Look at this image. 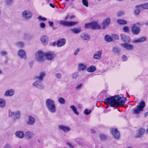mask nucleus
I'll use <instances>...</instances> for the list:
<instances>
[{"label": "nucleus", "instance_id": "obj_1", "mask_svg": "<svg viewBox=\"0 0 148 148\" xmlns=\"http://www.w3.org/2000/svg\"><path fill=\"white\" fill-rule=\"evenodd\" d=\"M104 102L111 107H114L116 105L120 107L124 104L125 101L123 100V98L119 97V96L117 95L108 97L104 100Z\"/></svg>", "mask_w": 148, "mask_h": 148}, {"label": "nucleus", "instance_id": "obj_2", "mask_svg": "<svg viewBox=\"0 0 148 148\" xmlns=\"http://www.w3.org/2000/svg\"><path fill=\"white\" fill-rule=\"evenodd\" d=\"M45 105L48 110L50 112L54 113L57 111L55 101L52 99H47L45 101Z\"/></svg>", "mask_w": 148, "mask_h": 148}, {"label": "nucleus", "instance_id": "obj_3", "mask_svg": "<svg viewBox=\"0 0 148 148\" xmlns=\"http://www.w3.org/2000/svg\"><path fill=\"white\" fill-rule=\"evenodd\" d=\"M145 103L142 101L139 102L138 105L133 110V113L134 114H138L140 112L143 111V108L145 107Z\"/></svg>", "mask_w": 148, "mask_h": 148}, {"label": "nucleus", "instance_id": "obj_4", "mask_svg": "<svg viewBox=\"0 0 148 148\" xmlns=\"http://www.w3.org/2000/svg\"><path fill=\"white\" fill-rule=\"evenodd\" d=\"M45 54L41 51H38L35 54L36 60L38 62H41L44 61Z\"/></svg>", "mask_w": 148, "mask_h": 148}, {"label": "nucleus", "instance_id": "obj_5", "mask_svg": "<svg viewBox=\"0 0 148 148\" xmlns=\"http://www.w3.org/2000/svg\"><path fill=\"white\" fill-rule=\"evenodd\" d=\"M36 122V119L34 116L29 115L27 116L26 121V124L28 125H33Z\"/></svg>", "mask_w": 148, "mask_h": 148}, {"label": "nucleus", "instance_id": "obj_6", "mask_svg": "<svg viewBox=\"0 0 148 148\" xmlns=\"http://www.w3.org/2000/svg\"><path fill=\"white\" fill-rule=\"evenodd\" d=\"M139 24L137 23L133 25L131 27V30L132 33L134 35H137L138 34L140 31V29L138 26Z\"/></svg>", "mask_w": 148, "mask_h": 148}, {"label": "nucleus", "instance_id": "obj_7", "mask_svg": "<svg viewBox=\"0 0 148 148\" xmlns=\"http://www.w3.org/2000/svg\"><path fill=\"white\" fill-rule=\"evenodd\" d=\"M32 12L28 10H26L23 11L22 14V16L23 18L26 20H29L32 17Z\"/></svg>", "mask_w": 148, "mask_h": 148}, {"label": "nucleus", "instance_id": "obj_8", "mask_svg": "<svg viewBox=\"0 0 148 148\" xmlns=\"http://www.w3.org/2000/svg\"><path fill=\"white\" fill-rule=\"evenodd\" d=\"M58 130L63 131L64 133H67L71 130V128L70 127L63 125H60L58 126Z\"/></svg>", "mask_w": 148, "mask_h": 148}, {"label": "nucleus", "instance_id": "obj_9", "mask_svg": "<svg viewBox=\"0 0 148 148\" xmlns=\"http://www.w3.org/2000/svg\"><path fill=\"white\" fill-rule=\"evenodd\" d=\"M78 23V21H67L61 20L60 23L64 26H74Z\"/></svg>", "mask_w": 148, "mask_h": 148}, {"label": "nucleus", "instance_id": "obj_10", "mask_svg": "<svg viewBox=\"0 0 148 148\" xmlns=\"http://www.w3.org/2000/svg\"><path fill=\"white\" fill-rule=\"evenodd\" d=\"M45 56L46 59L49 60H52L56 57V54L52 51H49L45 53Z\"/></svg>", "mask_w": 148, "mask_h": 148}, {"label": "nucleus", "instance_id": "obj_11", "mask_svg": "<svg viewBox=\"0 0 148 148\" xmlns=\"http://www.w3.org/2000/svg\"><path fill=\"white\" fill-rule=\"evenodd\" d=\"M128 42L122 43L120 44V45L123 48H125L126 50L131 51L134 49L133 45L128 43Z\"/></svg>", "mask_w": 148, "mask_h": 148}, {"label": "nucleus", "instance_id": "obj_12", "mask_svg": "<svg viewBox=\"0 0 148 148\" xmlns=\"http://www.w3.org/2000/svg\"><path fill=\"white\" fill-rule=\"evenodd\" d=\"M110 132L115 139H118L119 138L120 133L116 128H111L110 130Z\"/></svg>", "mask_w": 148, "mask_h": 148}, {"label": "nucleus", "instance_id": "obj_13", "mask_svg": "<svg viewBox=\"0 0 148 148\" xmlns=\"http://www.w3.org/2000/svg\"><path fill=\"white\" fill-rule=\"evenodd\" d=\"M32 85L33 86L35 87L40 90H42L44 88L43 84L40 80H37L35 81L32 84Z\"/></svg>", "mask_w": 148, "mask_h": 148}, {"label": "nucleus", "instance_id": "obj_14", "mask_svg": "<svg viewBox=\"0 0 148 148\" xmlns=\"http://www.w3.org/2000/svg\"><path fill=\"white\" fill-rule=\"evenodd\" d=\"M110 23V18L109 17L106 18L103 21L101 24L102 28L105 29L106 27H108Z\"/></svg>", "mask_w": 148, "mask_h": 148}, {"label": "nucleus", "instance_id": "obj_15", "mask_svg": "<svg viewBox=\"0 0 148 148\" xmlns=\"http://www.w3.org/2000/svg\"><path fill=\"white\" fill-rule=\"evenodd\" d=\"M20 112L18 111L14 112L10 110L9 111V116L10 117H13L14 119H18L20 117Z\"/></svg>", "mask_w": 148, "mask_h": 148}, {"label": "nucleus", "instance_id": "obj_16", "mask_svg": "<svg viewBox=\"0 0 148 148\" xmlns=\"http://www.w3.org/2000/svg\"><path fill=\"white\" fill-rule=\"evenodd\" d=\"M18 56L21 59L25 60L26 58V54L25 51L23 49H20L17 53Z\"/></svg>", "mask_w": 148, "mask_h": 148}, {"label": "nucleus", "instance_id": "obj_17", "mask_svg": "<svg viewBox=\"0 0 148 148\" xmlns=\"http://www.w3.org/2000/svg\"><path fill=\"white\" fill-rule=\"evenodd\" d=\"M15 92V90L13 89L7 90L5 92L4 96L5 97H10L13 96Z\"/></svg>", "mask_w": 148, "mask_h": 148}, {"label": "nucleus", "instance_id": "obj_18", "mask_svg": "<svg viewBox=\"0 0 148 148\" xmlns=\"http://www.w3.org/2000/svg\"><path fill=\"white\" fill-rule=\"evenodd\" d=\"M121 37L122 40L125 43H130L131 42V39L130 38L127 36L123 34H122L121 35Z\"/></svg>", "mask_w": 148, "mask_h": 148}, {"label": "nucleus", "instance_id": "obj_19", "mask_svg": "<svg viewBox=\"0 0 148 148\" xmlns=\"http://www.w3.org/2000/svg\"><path fill=\"white\" fill-rule=\"evenodd\" d=\"M102 53V51L101 50L97 51L94 54L93 56V58L97 60L100 59L101 57Z\"/></svg>", "mask_w": 148, "mask_h": 148}, {"label": "nucleus", "instance_id": "obj_20", "mask_svg": "<svg viewBox=\"0 0 148 148\" xmlns=\"http://www.w3.org/2000/svg\"><path fill=\"white\" fill-rule=\"evenodd\" d=\"M25 137L26 139L27 140H29L32 138L34 136V133L32 132L27 131L25 134Z\"/></svg>", "mask_w": 148, "mask_h": 148}, {"label": "nucleus", "instance_id": "obj_21", "mask_svg": "<svg viewBox=\"0 0 148 148\" xmlns=\"http://www.w3.org/2000/svg\"><path fill=\"white\" fill-rule=\"evenodd\" d=\"M16 137L20 139H22L25 137V134L23 131H18L16 132L15 134Z\"/></svg>", "mask_w": 148, "mask_h": 148}, {"label": "nucleus", "instance_id": "obj_22", "mask_svg": "<svg viewBox=\"0 0 148 148\" xmlns=\"http://www.w3.org/2000/svg\"><path fill=\"white\" fill-rule=\"evenodd\" d=\"M91 23V29H94L96 28L100 29L101 27L96 21H93Z\"/></svg>", "mask_w": 148, "mask_h": 148}, {"label": "nucleus", "instance_id": "obj_23", "mask_svg": "<svg viewBox=\"0 0 148 148\" xmlns=\"http://www.w3.org/2000/svg\"><path fill=\"white\" fill-rule=\"evenodd\" d=\"M66 42L65 39L62 38L57 40V47H60L64 46Z\"/></svg>", "mask_w": 148, "mask_h": 148}, {"label": "nucleus", "instance_id": "obj_24", "mask_svg": "<svg viewBox=\"0 0 148 148\" xmlns=\"http://www.w3.org/2000/svg\"><path fill=\"white\" fill-rule=\"evenodd\" d=\"M46 75V73L43 72H40L38 76H36L34 77L35 79H38L40 81H42Z\"/></svg>", "mask_w": 148, "mask_h": 148}, {"label": "nucleus", "instance_id": "obj_25", "mask_svg": "<svg viewBox=\"0 0 148 148\" xmlns=\"http://www.w3.org/2000/svg\"><path fill=\"white\" fill-rule=\"evenodd\" d=\"M86 66L82 63H80L78 64V71H84L86 69Z\"/></svg>", "mask_w": 148, "mask_h": 148}, {"label": "nucleus", "instance_id": "obj_26", "mask_svg": "<svg viewBox=\"0 0 148 148\" xmlns=\"http://www.w3.org/2000/svg\"><path fill=\"white\" fill-rule=\"evenodd\" d=\"M40 40L43 44L45 45L48 42V38L47 36H43L41 37Z\"/></svg>", "mask_w": 148, "mask_h": 148}, {"label": "nucleus", "instance_id": "obj_27", "mask_svg": "<svg viewBox=\"0 0 148 148\" xmlns=\"http://www.w3.org/2000/svg\"><path fill=\"white\" fill-rule=\"evenodd\" d=\"M80 37L83 40H88L90 39L89 36L88 34L82 33L81 34Z\"/></svg>", "mask_w": 148, "mask_h": 148}, {"label": "nucleus", "instance_id": "obj_28", "mask_svg": "<svg viewBox=\"0 0 148 148\" xmlns=\"http://www.w3.org/2000/svg\"><path fill=\"white\" fill-rule=\"evenodd\" d=\"M70 30L73 33L75 34L79 33L81 31L80 27H79L78 29L75 28L73 29H71Z\"/></svg>", "mask_w": 148, "mask_h": 148}, {"label": "nucleus", "instance_id": "obj_29", "mask_svg": "<svg viewBox=\"0 0 148 148\" xmlns=\"http://www.w3.org/2000/svg\"><path fill=\"white\" fill-rule=\"evenodd\" d=\"M146 40V38L145 37H142L140 38L134 40L133 42L134 43H137L138 42H142L145 41Z\"/></svg>", "mask_w": 148, "mask_h": 148}, {"label": "nucleus", "instance_id": "obj_30", "mask_svg": "<svg viewBox=\"0 0 148 148\" xmlns=\"http://www.w3.org/2000/svg\"><path fill=\"white\" fill-rule=\"evenodd\" d=\"M96 70L95 67L94 66H91L88 67L87 71L88 72L92 73L93 72Z\"/></svg>", "mask_w": 148, "mask_h": 148}, {"label": "nucleus", "instance_id": "obj_31", "mask_svg": "<svg viewBox=\"0 0 148 148\" xmlns=\"http://www.w3.org/2000/svg\"><path fill=\"white\" fill-rule=\"evenodd\" d=\"M5 105V101L4 99L3 98L0 99V107L3 108Z\"/></svg>", "mask_w": 148, "mask_h": 148}, {"label": "nucleus", "instance_id": "obj_32", "mask_svg": "<svg viewBox=\"0 0 148 148\" xmlns=\"http://www.w3.org/2000/svg\"><path fill=\"white\" fill-rule=\"evenodd\" d=\"M145 132V130L142 128H140L138 130L137 137H139L142 135Z\"/></svg>", "mask_w": 148, "mask_h": 148}, {"label": "nucleus", "instance_id": "obj_33", "mask_svg": "<svg viewBox=\"0 0 148 148\" xmlns=\"http://www.w3.org/2000/svg\"><path fill=\"white\" fill-rule=\"evenodd\" d=\"M70 108L71 109L73 112L75 114L77 115L79 114V113L77 111L76 108L74 106H70Z\"/></svg>", "mask_w": 148, "mask_h": 148}, {"label": "nucleus", "instance_id": "obj_34", "mask_svg": "<svg viewBox=\"0 0 148 148\" xmlns=\"http://www.w3.org/2000/svg\"><path fill=\"white\" fill-rule=\"evenodd\" d=\"M135 8L136 9L134 10V12L135 14L137 15L140 12V9L141 8L140 5L136 6Z\"/></svg>", "mask_w": 148, "mask_h": 148}, {"label": "nucleus", "instance_id": "obj_35", "mask_svg": "<svg viewBox=\"0 0 148 148\" xmlns=\"http://www.w3.org/2000/svg\"><path fill=\"white\" fill-rule=\"evenodd\" d=\"M105 40L108 42H110L112 41V38L109 36L106 35L105 36Z\"/></svg>", "mask_w": 148, "mask_h": 148}, {"label": "nucleus", "instance_id": "obj_36", "mask_svg": "<svg viewBox=\"0 0 148 148\" xmlns=\"http://www.w3.org/2000/svg\"><path fill=\"white\" fill-rule=\"evenodd\" d=\"M140 6L141 8L144 9H148V3H145L144 4H142L140 5Z\"/></svg>", "mask_w": 148, "mask_h": 148}, {"label": "nucleus", "instance_id": "obj_37", "mask_svg": "<svg viewBox=\"0 0 148 148\" xmlns=\"http://www.w3.org/2000/svg\"><path fill=\"white\" fill-rule=\"evenodd\" d=\"M117 22L120 25H125L127 23V22L126 21L122 20H118Z\"/></svg>", "mask_w": 148, "mask_h": 148}, {"label": "nucleus", "instance_id": "obj_38", "mask_svg": "<svg viewBox=\"0 0 148 148\" xmlns=\"http://www.w3.org/2000/svg\"><path fill=\"white\" fill-rule=\"evenodd\" d=\"M58 101L60 103L62 104H64L65 103V99L62 97H60L59 98Z\"/></svg>", "mask_w": 148, "mask_h": 148}, {"label": "nucleus", "instance_id": "obj_39", "mask_svg": "<svg viewBox=\"0 0 148 148\" xmlns=\"http://www.w3.org/2000/svg\"><path fill=\"white\" fill-rule=\"evenodd\" d=\"M99 138L100 139L102 140H105L107 138V136L103 134H100Z\"/></svg>", "mask_w": 148, "mask_h": 148}, {"label": "nucleus", "instance_id": "obj_40", "mask_svg": "<svg viewBox=\"0 0 148 148\" xmlns=\"http://www.w3.org/2000/svg\"><path fill=\"white\" fill-rule=\"evenodd\" d=\"M83 84L82 83H80L77 85L75 88L76 90H80L81 89L83 86Z\"/></svg>", "mask_w": 148, "mask_h": 148}, {"label": "nucleus", "instance_id": "obj_41", "mask_svg": "<svg viewBox=\"0 0 148 148\" xmlns=\"http://www.w3.org/2000/svg\"><path fill=\"white\" fill-rule=\"evenodd\" d=\"M79 76L78 73V72H75L72 75V76L73 79H76Z\"/></svg>", "mask_w": 148, "mask_h": 148}, {"label": "nucleus", "instance_id": "obj_42", "mask_svg": "<svg viewBox=\"0 0 148 148\" xmlns=\"http://www.w3.org/2000/svg\"><path fill=\"white\" fill-rule=\"evenodd\" d=\"M88 0H82V1L83 4L86 7L88 6Z\"/></svg>", "mask_w": 148, "mask_h": 148}, {"label": "nucleus", "instance_id": "obj_43", "mask_svg": "<svg viewBox=\"0 0 148 148\" xmlns=\"http://www.w3.org/2000/svg\"><path fill=\"white\" fill-rule=\"evenodd\" d=\"M16 45L18 47H22L24 46V44L22 42H18L16 43Z\"/></svg>", "mask_w": 148, "mask_h": 148}, {"label": "nucleus", "instance_id": "obj_44", "mask_svg": "<svg viewBox=\"0 0 148 148\" xmlns=\"http://www.w3.org/2000/svg\"><path fill=\"white\" fill-rule=\"evenodd\" d=\"M123 30L125 32L129 33L130 32L129 28L128 26H124L123 28Z\"/></svg>", "mask_w": 148, "mask_h": 148}, {"label": "nucleus", "instance_id": "obj_45", "mask_svg": "<svg viewBox=\"0 0 148 148\" xmlns=\"http://www.w3.org/2000/svg\"><path fill=\"white\" fill-rule=\"evenodd\" d=\"M91 111L90 110L86 109L84 111V113L86 115H88L91 113Z\"/></svg>", "mask_w": 148, "mask_h": 148}, {"label": "nucleus", "instance_id": "obj_46", "mask_svg": "<svg viewBox=\"0 0 148 148\" xmlns=\"http://www.w3.org/2000/svg\"><path fill=\"white\" fill-rule=\"evenodd\" d=\"M85 28L86 29L91 28V23L86 24L84 26Z\"/></svg>", "mask_w": 148, "mask_h": 148}, {"label": "nucleus", "instance_id": "obj_47", "mask_svg": "<svg viewBox=\"0 0 148 148\" xmlns=\"http://www.w3.org/2000/svg\"><path fill=\"white\" fill-rule=\"evenodd\" d=\"M55 76L57 78L60 79L62 76V74L60 73H57L55 74Z\"/></svg>", "mask_w": 148, "mask_h": 148}, {"label": "nucleus", "instance_id": "obj_48", "mask_svg": "<svg viewBox=\"0 0 148 148\" xmlns=\"http://www.w3.org/2000/svg\"><path fill=\"white\" fill-rule=\"evenodd\" d=\"M112 38L115 40H118L119 39V36L116 34H114L112 35Z\"/></svg>", "mask_w": 148, "mask_h": 148}, {"label": "nucleus", "instance_id": "obj_49", "mask_svg": "<svg viewBox=\"0 0 148 148\" xmlns=\"http://www.w3.org/2000/svg\"><path fill=\"white\" fill-rule=\"evenodd\" d=\"M112 51L114 53H118L119 51V49L118 48L116 47L113 48Z\"/></svg>", "mask_w": 148, "mask_h": 148}, {"label": "nucleus", "instance_id": "obj_50", "mask_svg": "<svg viewBox=\"0 0 148 148\" xmlns=\"http://www.w3.org/2000/svg\"><path fill=\"white\" fill-rule=\"evenodd\" d=\"M121 58L122 59L123 61H125L127 60V58L125 55H123Z\"/></svg>", "mask_w": 148, "mask_h": 148}, {"label": "nucleus", "instance_id": "obj_51", "mask_svg": "<svg viewBox=\"0 0 148 148\" xmlns=\"http://www.w3.org/2000/svg\"><path fill=\"white\" fill-rule=\"evenodd\" d=\"M0 53L2 56H4L6 55L7 52L5 51H2L0 52Z\"/></svg>", "mask_w": 148, "mask_h": 148}, {"label": "nucleus", "instance_id": "obj_52", "mask_svg": "<svg viewBox=\"0 0 148 148\" xmlns=\"http://www.w3.org/2000/svg\"><path fill=\"white\" fill-rule=\"evenodd\" d=\"M38 18L40 20L42 21H46L47 19L45 17H43L41 16H39L38 17Z\"/></svg>", "mask_w": 148, "mask_h": 148}, {"label": "nucleus", "instance_id": "obj_53", "mask_svg": "<svg viewBox=\"0 0 148 148\" xmlns=\"http://www.w3.org/2000/svg\"><path fill=\"white\" fill-rule=\"evenodd\" d=\"M124 14V13L123 12H119L117 13V15L118 17Z\"/></svg>", "mask_w": 148, "mask_h": 148}, {"label": "nucleus", "instance_id": "obj_54", "mask_svg": "<svg viewBox=\"0 0 148 148\" xmlns=\"http://www.w3.org/2000/svg\"><path fill=\"white\" fill-rule=\"evenodd\" d=\"M13 0H7L6 1V4L7 5H10L12 3Z\"/></svg>", "mask_w": 148, "mask_h": 148}, {"label": "nucleus", "instance_id": "obj_55", "mask_svg": "<svg viewBox=\"0 0 148 148\" xmlns=\"http://www.w3.org/2000/svg\"><path fill=\"white\" fill-rule=\"evenodd\" d=\"M80 51V49H79L78 48V49H77L74 52V55L75 56H76L77 55L79 51Z\"/></svg>", "mask_w": 148, "mask_h": 148}, {"label": "nucleus", "instance_id": "obj_56", "mask_svg": "<svg viewBox=\"0 0 148 148\" xmlns=\"http://www.w3.org/2000/svg\"><path fill=\"white\" fill-rule=\"evenodd\" d=\"M40 26L41 28H44L45 27V25L44 23H41L40 24Z\"/></svg>", "mask_w": 148, "mask_h": 148}, {"label": "nucleus", "instance_id": "obj_57", "mask_svg": "<svg viewBox=\"0 0 148 148\" xmlns=\"http://www.w3.org/2000/svg\"><path fill=\"white\" fill-rule=\"evenodd\" d=\"M11 147L10 145L7 144L5 145L4 148H11Z\"/></svg>", "mask_w": 148, "mask_h": 148}, {"label": "nucleus", "instance_id": "obj_58", "mask_svg": "<svg viewBox=\"0 0 148 148\" xmlns=\"http://www.w3.org/2000/svg\"><path fill=\"white\" fill-rule=\"evenodd\" d=\"M67 144L69 146V147L71 148H73L74 147V146L70 143H67Z\"/></svg>", "mask_w": 148, "mask_h": 148}, {"label": "nucleus", "instance_id": "obj_59", "mask_svg": "<svg viewBox=\"0 0 148 148\" xmlns=\"http://www.w3.org/2000/svg\"><path fill=\"white\" fill-rule=\"evenodd\" d=\"M52 46L54 47L56 45L57 46V41L56 42H53L52 44Z\"/></svg>", "mask_w": 148, "mask_h": 148}, {"label": "nucleus", "instance_id": "obj_60", "mask_svg": "<svg viewBox=\"0 0 148 148\" xmlns=\"http://www.w3.org/2000/svg\"><path fill=\"white\" fill-rule=\"evenodd\" d=\"M90 132L92 134H94L96 133V131L93 129H91L90 130Z\"/></svg>", "mask_w": 148, "mask_h": 148}, {"label": "nucleus", "instance_id": "obj_61", "mask_svg": "<svg viewBox=\"0 0 148 148\" xmlns=\"http://www.w3.org/2000/svg\"><path fill=\"white\" fill-rule=\"evenodd\" d=\"M49 24V25L50 26H52L53 24V22H51L50 21H49L48 22Z\"/></svg>", "mask_w": 148, "mask_h": 148}, {"label": "nucleus", "instance_id": "obj_62", "mask_svg": "<svg viewBox=\"0 0 148 148\" xmlns=\"http://www.w3.org/2000/svg\"><path fill=\"white\" fill-rule=\"evenodd\" d=\"M50 6L52 8H54L55 7V5L52 3H50L49 4Z\"/></svg>", "mask_w": 148, "mask_h": 148}, {"label": "nucleus", "instance_id": "obj_63", "mask_svg": "<svg viewBox=\"0 0 148 148\" xmlns=\"http://www.w3.org/2000/svg\"><path fill=\"white\" fill-rule=\"evenodd\" d=\"M148 116V112L145 113V116L146 117Z\"/></svg>", "mask_w": 148, "mask_h": 148}, {"label": "nucleus", "instance_id": "obj_64", "mask_svg": "<svg viewBox=\"0 0 148 148\" xmlns=\"http://www.w3.org/2000/svg\"><path fill=\"white\" fill-rule=\"evenodd\" d=\"M69 17H70V18H74L75 17V16L74 15H73V16H70Z\"/></svg>", "mask_w": 148, "mask_h": 148}]
</instances>
